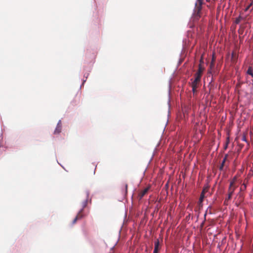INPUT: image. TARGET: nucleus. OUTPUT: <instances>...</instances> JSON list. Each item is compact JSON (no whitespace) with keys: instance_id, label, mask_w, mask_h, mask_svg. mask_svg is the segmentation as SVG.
<instances>
[{"instance_id":"19","label":"nucleus","mask_w":253,"mask_h":253,"mask_svg":"<svg viewBox=\"0 0 253 253\" xmlns=\"http://www.w3.org/2000/svg\"><path fill=\"white\" fill-rule=\"evenodd\" d=\"M125 187L126 192V193L127 192V187H128L127 184H125Z\"/></svg>"},{"instance_id":"11","label":"nucleus","mask_w":253,"mask_h":253,"mask_svg":"<svg viewBox=\"0 0 253 253\" xmlns=\"http://www.w3.org/2000/svg\"><path fill=\"white\" fill-rule=\"evenodd\" d=\"M209 189V186L208 185L205 186L202 190V193H204L205 195V194L208 192Z\"/></svg>"},{"instance_id":"23","label":"nucleus","mask_w":253,"mask_h":253,"mask_svg":"<svg viewBox=\"0 0 253 253\" xmlns=\"http://www.w3.org/2000/svg\"><path fill=\"white\" fill-rule=\"evenodd\" d=\"M207 0V1H210V0Z\"/></svg>"},{"instance_id":"13","label":"nucleus","mask_w":253,"mask_h":253,"mask_svg":"<svg viewBox=\"0 0 253 253\" xmlns=\"http://www.w3.org/2000/svg\"><path fill=\"white\" fill-rule=\"evenodd\" d=\"M242 18V17H238V18H237L235 20V23L236 24H239Z\"/></svg>"},{"instance_id":"12","label":"nucleus","mask_w":253,"mask_h":253,"mask_svg":"<svg viewBox=\"0 0 253 253\" xmlns=\"http://www.w3.org/2000/svg\"><path fill=\"white\" fill-rule=\"evenodd\" d=\"M226 161H225V160H222L221 164L219 168V169L220 170H222L223 169V167L225 166Z\"/></svg>"},{"instance_id":"22","label":"nucleus","mask_w":253,"mask_h":253,"mask_svg":"<svg viewBox=\"0 0 253 253\" xmlns=\"http://www.w3.org/2000/svg\"><path fill=\"white\" fill-rule=\"evenodd\" d=\"M227 148V145L225 146V148L226 149Z\"/></svg>"},{"instance_id":"1","label":"nucleus","mask_w":253,"mask_h":253,"mask_svg":"<svg viewBox=\"0 0 253 253\" xmlns=\"http://www.w3.org/2000/svg\"><path fill=\"white\" fill-rule=\"evenodd\" d=\"M84 199L83 200V201L82 203V208L78 213L76 217L73 220V224H75L77 220L82 219L85 215V214L84 213V209L85 208L88 204L89 201V193L88 192H85L84 194Z\"/></svg>"},{"instance_id":"16","label":"nucleus","mask_w":253,"mask_h":253,"mask_svg":"<svg viewBox=\"0 0 253 253\" xmlns=\"http://www.w3.org/2000/svg\"><path fill=\"white\" fill-rule=\"evenodd\" d=\"M214 58H213L212 59V61L211 63V65H210V66H211V68L212 67L214 66Z\"/></svg>"},{"instance_id":"14","label":"nucleus","mask_w":253,"mask_h":253,"mask_svg":"<svg viewBox=\"0 0 253 253\" xmlns=\"http://www.w3.org/2000/svg\"><path fill=\"white\" fill-rule=\"evenodd\" d=\"M232 195H230V194L228 193L227 197L225 200V202L230 200L232 198Z\"/></svg>"},{"instance_id":"2","label":"nucleus","mask_w":253,"mask_h":253,"mask_svg":"<svg viewBox=\"0 0 253 253\" xmlns=\"http://www.w3.org/2000/svg\"><path fill=\"white\" fill-rule=\"evenodd\" d=\"M203 3V0H197V1L195 2V6L194 9V13L192 14V16H198L200 11L201 10L202 5Z\"/></svg>"},{"instance_id":"10","label":"nucleus","mask_w":253,"mask_h":253,"mask_svg":"<svg viewBox=\"0 0 253 253\" xmlns=\"http://www.w3.org/2000/svg\"><path fill=\"white\" fill-rule=\"evenodd\" d=\"M205 197V195L204 193H201L200 197L199 199V203L200 205H201Z\"/></svg>"},{"instance_id":"20","label":"nucleus","mask_w":253,"mask_h":253,"mask_svg":"<svg viewBox=\"0 0 253 253\" xmlns=\"http://www.w3.org/2000/svg\"><path fill=\"white\" fill-rule=\"evenodd\" d=\"M228 157V155L227 154L225 155V157H224V159L223 160H225V161H226Z\"/></svg>"},{"instance_id":"9","label":"nucleus","mask_w":253,"mask_h":253,"mask_svg":"<svg viewBox=\"0 0 253 253\" xmlns=\"http://www.w3.org/2000/svg\"><path fill=\"white\" fill-rule=\"evenodd\" d=\"M247 74L251 75L253 78V69L252 67H249L247 71Z\"/></svg>"},{"instance_id":"17","label":"nucleus","mask_w":253,"mask_h":253,"mask_svg":"<svg viewBox=\"0 0 253 253\" xmlns=\"http://www.w3.org/2000/svg\"><path fill=\"white\" fill-rule=\"evenodd\" d=\"M246 184H244L243 186L241 187L240 189H241V190H244L246 189Z\"/></svg>"},{"instance_id":"8","label":"nucleus","mask_w":253,"mask_h":253,"mask_svg":"<svg viewBox=\"0 0 253 253\" xmlns=\"http://www.w3.org/2000/svg\"><path fill=\"white\" fill-rule=\"evenodd\" d=\"M159 245H160L159 241L158 239H157V241H156L155 242V247H154V250L153 253H158V251L159 250Z\"/></svg>"},{"instance_id":"15","label":"nucleus","mask_w":253,"mask_h":253,"mask_svg":"<svg viewBox=\"0 0 253 253\" xmlns=\"http://www.w3.org/2000/svg\"><path fill=\"white\" fill-rule=\"evenodd\" d=\"M252 3H250L247 7H246L245 9V10L246 11H247L248 10H250V8L252 6Z\"/></svg>"},{"instance_id":"7","label":"nucleus","mask_w":253,"mask_h":253,"mask_svg":"<svg viewBox=\"0 0 253 253\" xmlns=\"http://www.w3.org/2000/svg\"><path fill=\"white\" fill-rule=\"evenodd\" d=\"M61 129H62L61 123V121H59V122L58 123V124L57 125V126L54 130V134H59L61 132Z\"/></svg>"},{"instance_id":"6","label":"nucleus","mask_w":253,"mask_h":253,"mask_svg":"<svg viewBox=\"0 0 253 253\" xmlns=\"http://www.w3.org/2000/svg\"><path fill=\"white\" fill-rule=\"evenodd\" d=\"M149 189L150 187H147L139 193L138 195L139 200H141L148 193Z\"/></svg>"},{"instance_id":"3","label":"nucleus","mask_w":253,"mask_h":253,"mask_svg":"<svg viewBox=\"0 0 253 253\" xmlns=\"http://www.w3.org/2000/svg\"><path fill=\"white\" fill-rule=\"evenodd\" d=\"M204 70V68L203 67V66L201 65V64H200L199 65L198 70L197 72L195 74V80H198L200 81L201 78L202 77V75L203 73V72Z\"/></svg>"},{"instance_id":"21","label":"nucleus","mask_w":253,"mask_h":253,"mask_svg":"<svg viewBox=\"0 0 253 253\" xmlns=\"http://www.w3.org/2000/svg\"><path fill=\"white\" fill-rule=\"evenodd\" d=\"M242 140H243V141H246V138L245 136H243L242 137Z\"/></svg>"},{"instance_id":"5","label":"nucleus","mask_w":253,"mask_h":253,"mask_svg":"<svg viewBox=\"0 0 253 253\" xmlns=\"http://www.w3.org/2000/svg\"><path fill=\"white\" fill-rule=\"evenodd\" d=\"M236 188V186L235 185H233V182H230V185L228 188V192L230 195H232L234 192Z\"/></svg>"},{"instance_id":"18","label":"nucleus","mask_w":253,"mask_h":253,"mask_svg":"<svg viewBox=\"0 0 253 253\" xmlns=\"http://www.w3.org/2000/svg\"><path fill=\"white\" fill-rule=\"evenodd\" d=\"M236 180V177H234L231 182H233V185H235V182Z\"/></svg>"},{"instance_id":"4","label":"nucleus","mask_w":253,"mask_h":253,"mask_svg":"<svg viewBox=\"0 0 253 253\" xmlns=\"http://www.w3.org/2000/svg\"><path fill=\"white\" fill-rule=\"evenodd\" d=\"M200 82V81L194 79V80L192 82L191 86L194 95L197 94V89L199 87Z\"/></svg>"}]
</instances>
